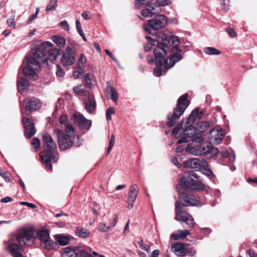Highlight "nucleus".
I'll return each instance as SVG.
<instances>
[{
    "label": "nucleus",
    "mask_w": 257,
    "mask_h": 257,
    "mask_svg": "<svg viewBox=\"0 0 257 257\" xmlns=\"http://www.w3.org/2000/svg\"><path fill=\"white\" fill-rule=\"evenodd\" d=\"M47 51L52 58V60H55L60 54V50L54 47L50 42L43 43L39 47L34 49L33 55L27 59V64L22 69L23 73L26 76L34 77L36 72L40 69V63L47 64L48 56L46 55Z\"/></svg>",
    "instance_id": "f257e3e1"
},
{
    "label": "nucleus",
    "mask_w": 257,
    "mask_h": 257,
    "mask_svg": "<svg viewBox=\"0 0 257 257\" xmlns=\"http://www.w3.org/2000/svg\"><path fill=\"white\" fill-rule=\"evenodd\" d=\"M156 41L157 46L154 50V54L155 57V63L157 66L164 67L165 66L166 59L164 57L170 51L169 47V41L167 36L160 32H156Z\"/></svg>",
    "instance_id": "f03ea898"
},
{
    "label": "nucleus",
    "mask_w": 257,
    "mask_h": 257,
    "mask_svg": "<svg viewBox=\"0 0 257 257\" xmlns=\"http://www.w3.org/2000/svg\"><path fill=\"white\" fill-rule=\"evenodd\" d=\"M168 40L169 42L171 41L174 46L170 50V55L166 59L165 66L162 70L163 73H166L168 70L173 67L176 62H179L183 58V56L181 54L182 50L178 47L180 44L178 38L172 36Z\"/></svg>",
    "instance_id": "7ed1b4c3"
},
{
    "label": "nucleus",
    "mask_w": 257,
    "mask_h": 257,
    "mask_svg": "<svg viewBox=\"0 0 257 257\" xmlns=\"http://www.w3.org/2000/svg\"><path fill=\"white\" fill-rule=\"evenodd\" d=\"M181 187L185 189L202 190L204 188L203 184L198 179L196 173L189 171L180 179Z\"/></svg>",
    "instance_id": "20e7f679"
},
{
    "label": "nucleus",
    "mask_w": 257,
    "mask_h": 257,
    "mask_svg": "<svg viewBox=\"0 0 257 257\" xmlns=\"http://www.w3.org/2000/svg\"><path fill=\"white\" fill-rule=\"evenodd\" d=\"M186 151L195 156L206 155L212 157L218 153V149L206 144L193 145L188 144L186 147Z\"/></svg>",
    "instance_id": "39448f33"
},
{
    "label": "nucleus",
    "mask_w": 257,
    "mask_h": 257,
    "mask_svg": "<svg viewBox=\"0 0 257 257\" xmlns=\"http://www.w3.org/2000/svg\"><path fill=\"white\" fill-rule=\"evenodd\" d=\"M187 93L182 95L178 100L177 105L174 109L173 115L168 114L167 122L168 126L172 127L175 124L176 120L180 117L188 106L189 103L187 101Z\"/></svg>",
    "instance_id": "423d86ee"
},
{
    "label": "nucleus",
    "mask_w": 257,
    "mask_h": 257,
    "mask_svg": "<svg viewBox=\"0 0 257 257\" xmlns=\"http://www.w3.org/2000/svg\"><path fill=\"white\" fill-rule=\"evenodd\" d=\"M43 147L44 149L43 152L40 153V157L48 160L49 156H54V162L58 160V157L56 153L57 145L52 138L49 134H45L43 137Z\"/></svg>",
    "instance_id": "0eeeda50"
},
{
    "label": "nucleus",
    "mask_w": 257,
    "mask_h": 257,
    "mask_svg": "<svg viewBox=\"0 0 257 257\" xmlns=\"http://www.w3.org/2000/svg\"><path fill=\"white\" fill-rule=\"evenodd\" d=\"M176 219L180 221L184 228H190L194 226L192 217L187 213L183 205L177 201L175 203Z\"/></svg>",
    "instance_id": "6e6552de"
},
{
    "label": "nucleus",
    "mask_w": 257,
    "mask_h": 257,
    "mask_svg": "<svg viewBox=\"0 0 257 257\" xmlns=\"http://www.w3.org/2000/svg\"><path fill=\"white\" fill-rule=\"evenodd\" d=\"M10 239L12 241H34L35 240V232L33 228H21L10 235Z\"/></svg>",
    "instance_id": "1a4fd4ad"
},
{
    "label": "nucleus",
    "mask_w": 257,
    "mask_h": 257,
    "mask_svg": "<svg viewBox=\"0 0 257 257\" xmlns=\"http://www.w3.org/2000/svg\"><path fill=\"white\" fill-rule=\"evenodd\" d=\"M167 23L166 17L163 15H159L155 19L149 20L148 24L144 26V28L148 33L153 34L152 30H158L163 28Z\"/></svg>",
    "instance_id": "9d476101"
},
{
    "label": "nucleus",
    "mask_w": 257,
    "mask_h": 257,
    "mask_svg": "<svg viewBox=\"0 0 257 257\" xmlns=\"http://www.w3.org/2000/svg\"><path fill=\"white\" fill-rule=\"evenodd\" d=\"M184 166L186 168H191L207 171L209 174H212L208 169V164L205 159L198 158H190L185 161Z\"/></svg>",
    "instance_id": "9b49d317"
},
{
    "label": "nucleus",
    "mask_w": 257,
    "mask_h": 257,
    "mask_svg": "<svg viewBox=\"0 0 257 257\" xmlns=\"http://www.w3.org/2000/svg\"><path fill=\"white\" fill-rule=\"evenodd\" d=\"M41 106L40 101L36 98L26 99L22 105V112L26 115L29 114L33 110L39 108Z\"/></svg>",
    "instance_id": "f8f14e48"
},
{
    "label": "nucleus",
    "mask_w": 257,
    "mask_h": 257,
    "mask_svg": "<svg viewBox=\"0 0 257 257\" xmlns=\"http://www.w3.org/2000/svg\"><path fill=\"white\" fill-rule=\"evenodd\" d=\"M54 135L57 137L59 147L61 151L69 149L72 145L71 139L69 136H66L59 129L54 131Z\"/></svg>",
    "instance_id": "ddd939ff"
},
{
    "label": "nucleus",
    "mask_w": 257,
    "mask_h": 257,
    "mask_svg": "<svg viewBox=\"0 0 257 257\" xmlns=\"http://www.w3.org/2000/svg\"><path fill=\"white\" fill-rule=\"evenodd\" d=\"M75 47L73 46H67L62 54L61 63L64 66H70L75 62Z\"/></svg>",
    "instance_id": "4468645a"
},
{
    "label": "nucleus",
    "mask_w": 257,
    "mask_h": 257,
    "mask_svg": "<svg viewBox=\"0 0 257 257\" xmlns=\"http://www.w3.org/2000/svg\"><path fill=\"white\" fill-rule=\"evenodd\" d=\"M179 199L183 205L196 206L199 204V197L197 195L181 193Z\"/></svg>",
    "instance_id": "2eb2a0df"
},
{
    "label": "nucleus",
    "mask_w": 257,
    "mask_h": 257,
    "mask_svg": "<svg viewBox=\"0 0 257 257\" xmlns=\"http://www.w3.org/2000/svg\"><path fill=\"white\" fill-rule=\"evenodd\" d=\"M225 133L222 129L213 128L208 134V139L210 142L218 145L219 144L224 138Z\"/></svg>",
    "instance_id": "dca6fc26"
},
{
    "label": "nucleus",
    "mask_w": 257,
    "mask_h": 257,
    "mask_svg": "<svg viewBox=\"0 0 257 257\" xmlns=\"http://www.w3.org/2000/svg\"><path fill=\"white\" fill-rule=\"evenodd\" d=\"M22 122L25 128V136L26 138L30 139L36 133L34 120L33 118L24 117Z\"/></svg>",
    "instance_id": "f3484780"
},
{
    "label": "nucleus",
    "mask_w": 257,
    "mask_h": 257,
    "mask_svg": "<svg viewBox=\"0 0 257 257\" xmlns=\"http://www.w3.org/2000/svg\"><path fill=\"white\" fill-rule=\"evenodd\" d=\"M21 242L19 243H12L9 244L6 247L7 251L13 257H25L23 255V246Z\"/></svg>",
    "instance_id": "a211bd4d"
},
{
    "label": "nucleus",
    "mask_w": 257,
    "mask_h": 257,
    "mask_svg": "<svg viewBox=\"0 0 257 257\" xmlns=\"http://www.w3.org/2000/svg\"><path fill=\"white\" fill-rule=\"evenodd\" d=\"M172 248L173 251L178 256H184L187 254L193 255L195 253L194 250L190 251L182 242H177L176 243H174Z\"/></svg>",
    "instance_id": "6ab92c4d"
},
{
    "label": "nucleus",
    "mask_w": 257,
    "mask_h": 257,
    "mask_svg": "<svg viewBox=\"0 0 257 257\" xmlns=\"http://www.w3.org/2000/svg\"><path fill=\"white\" fill-rule=\"evenodd\" d=\"M74 121L78 125L79 128L81 130H88L91 126V120L86 119L80 113H75L73 114Z\"/></svg>",
    "instance_id": "aec40b11"
},
{
    "label": "nucleus",
    "mask_w": 257,
    "mask_h": 257,
    "mask_svg": "<svg viewBox=\"0 0 257 257\" xmlns=\"http://www.w3.org/2000/svg\"><path fill=\"white\" fill-rule=\"evenodd\" d=\"M138 192L139 188L136 184H133L130 186L127 200L128 209H131L133 208L134 203L138 195Z\"/></svg>",
    "instance_id": "412c9836"
},
{
    "label": "nucleus",
    "mask_w": 257,
    "mask_h": 257,
    "mask_svg": "<svg viewBox=\"0 0 257 257\" xmlns=\"http://www.w3.org/2000/svg\"><path fill=\"white\" fill-rule=\"evenodd\" d=\"M85 109L89 114L93 113L96 108V102L93 94L88 93L85 101Z\"/></svg>",
    "instance_id": "4be33fe9"
},
{
    "label": "nucleus",
    "mask_w": 257,
    "mask_h": 257,
    "mask_svg": "<svg viewBox=\"0 0 257 257\" xmlns=\"http://www.w3.org/2000/svg\"><path fill=\"white\" fill-rule=\"evenodd\" d=\"M184 130L182 137L178 140V143H186L189 142V139H192L197 133L195 127H183Z\"/></svg>",
    "instance_id": "5701e85b"
},
{
    "label": "nucleus",
    "mask_w": 257,
    "mask_h": 257,
    "mask_svg": "<svg viewBox=\"0 0 257 257\" xmlns=\"http://www.w3.org/2000/svg\"><path fill=\"white\" fill-rule=\"evenodd\" d=\"M68 244V242H41L42 248L48 250L57 249L59 245L65 246Z\"/></svg>",
    "instance_id": "b1692460"
},
{
    "label": "nucleus",
    "mask_w": 257,
    "mask_h": 257,
    "mask_svg": "<svg viewBox=\"0 0 257 257\" xmlns=\"http://www.w3.org/2000/svg\"><path fill=\"white\" fill-rule=\"evenodd\" d=\"M198 110V108H195L189 115V117L187 118L185 120V121H183V127H193L192 126V125L194 123L195 119L197 118V111Z\"/></svg>",
    "instance_id": "393cba45"
},
{
    "label": "nucleus",
    "mask_w": 257,
    "mask_h": 257,
    "mask_svg": "<svg viewBox=\"0 0 257 257\" xmlns=\"http://www.w3.org/2000/svg\"><path fill=\"white\" fill-rule=\"evenodd\" d=\"M79 248L67 247L64 249L62 257H78Z\"/></svg>",
    "instance_id": "a878e982"
},
{
    "label": "nucleus",
    "mask_w": 257,
    "mask_h": 257,
    "mask_svg": "<svg viewBox=\"0 0 257 257\" xmlns=\"http://www.w3.org/2000/svg\"><path fill=\"white\" fill-rule=\"evenodd\" d=\"M189 234V231L188 230H179L174 232L171 235V238L174 240L183 239Z\"/></svg>",
    "instance_id": "bb28decb"
},
{
    "label": "nucleus",
    "mask_w": 257,
    "mask_h": 257,
    "mask_svg": "<svg viewBox=\"0 0 257 257\" xmlns=\"http://www.w3.org/2000/svg\"><path fill=\"white\" fill-rule=\"evenodd\" d=\"M51 39L59 48H63L66 44V40L62 36L54 35L51 37Z\"/></svg>",
    "instance_id": "cd10ccee"
},
{
    "label": "nucleus",
    "mask_w": 257,
    "mask_h": 257,
    "mask_svg": "<svg viewBox=\"0 0 257 257\" xmlns=\"http://www.w3.org/2000/svg\"><path fill=\"white\" fill-rule=\"evenodd\" d=\"M29 86L28 81L24 78H20L17 82V87L21 93L27 88Z\"/></svg>",
    "instance_id": "c85d7f7f"
},
{
    "label": "nucleus",
    "mask_w": 257,
    "mask_h": 257,
    "mask_svg": "<svg viewBox=\"0 0 257 257\" xmlns=\"http://www.w3.org/2000/svg\"><path fill=\"white\" fill-rule=\"evenodd\" d=\"M107 91L110 94L112 100L115 102H116L118 94L116 90L112 86L108 85L107 86Z\"/></svg>",
    "instance_id": "c756f323"
},
{
    "label": "nucleus",
    "mask_w": 257,
    "mask_h": 257,
    "mask_svg": "<svg viewBox=\"0 0 257 257\" xmlns=\"http://www.w3.org/2000/svg\"><path fill=\"white\" fill-rule=\"evenodd\" d=\"M191 141L198 143H201L204 141L203 131H200L198 133L197 132L191 139Z\"/></svg>",
    "instance_id": "7c9ffc66"
},
{
    "label": "nucleus",
    "mask_w": 257,
    "mask_h": 257,
    "mask_svg": "<svg viewBox=\"0 0 257 257\" xmlns=\"http://www.w3.org/2000/svg\"><path fill=\"white\" fill-rule=\"evenodd\" d=\"M203 51L206 54L208 55H218L221 54V52L219 50L211 47L204 48Z\"/></svg>",
    "instance_id": "2f4dec72"
},
{
    "label": "nucleus",
    "mask_w": 257,
    "mask_h": 257,
    "mask_svg": "<svg viewBox=\"0 0 257 257\" xmlns=\"http://www.w3.org/2000/svg\"><path fill=\"white\" fill-rule=\"evenodd\" d=\"M37 235L38 239H40L41 241H48L50 237L49 232L46 230L39 231L37 233Z\"/></svg>",
    "instance_id": "473e14b6"
},
{
    "label": "nucleus",
    "mask_w": 257,
    "mask_h": 257,
    "mask_svg": "<svg viewBox=\"0 0 257 257\" xmlns=\"http://www.w3.org/2000/svg\"><path fill=\"white\" fill-rule=\"evenodd\" d=\"M76 234L79 237L85 238L90 235V232L88 229L82 228L79 229H77Z\"/></svg>",
    "instance_id": "72a5a7b5"
},
{
    "label": "nucleus",
    "mask_w": 257,
    "mask_h": 257,
    "mask_svg": "<svg viewBox=\"0 0 257 257\" xmlns=\"http://www.w3.org/2000/svg\"><path fill=\"white\" fill-rule=\"evenodd\" d=\"M56 241H69L73 239V237L70 235H64L62 234H57L55 236Z\"/></svg>",
    "instance_id": "f704fd0d"
},
{
    "label": "nucleus",
    "mask_w": 257,
    "mask_h": 257,
    "mask_svg": "<svg viewBox=\"0 0 257 257\" xmlns=\"http://www.w3.org/2000/svg\"><path fill=\"white\" fill-rule=\"evenodd\" d=\"M73 90L75 93L80 95H86L87 96L88 94L89 93L83 88L81 85L74 87Z\"/></svg>",
    "instance_id": "c9c22d12"
},
{
    "label": "nucleus",
    "mask_w": 257,
    "mask_h": 257,
    "mask_svg": "<svg viewBox=\"0 0 257 257\" xmlns=\"http://www.w3.org/2000/svg\"><path fill=\"white\" fill-rule=\"evenodd\" d=\"M148 42L145 44L144 50L147 52L151 50L153 45H155V41L150 36H146Z\"/></svg>",
    "instance_id": "e433bc0d"
},
{
    "label": "nucleus",
    "mask_w": 257,
    "mask_h": 257,
    "mask_svg": "<svg viewBox=\"0 0 257 257\" xmlns=\"http://www.w3.org/2000/svg\"><path fill=\"white\" fill-rule=\"evenodd\" d=\"M213 125V122L211 121H204L200 122L198 124V127H199L201 129V131H203V132L206 130L207 128L210 127Z\"/></svg>",
    "instance_id": "4c0bfd02"
},
{
    "label": "nucleus",
    "mask_w": 257,
    "mask_h": 257,
    "mask_svg": "<svg viewBox=\"0 0 257 257\" xmlns=\"http://www.w3.org/2000/svg\"><path fill=\"white\" fill-rule=\"evenodd\" d=\"M58 0H51L50 4L47 6L46 11H54L57 7Z\"/></svg>",
    "instance_id": "58836bf2"
},
{
    "label": "nucleus",
    "mask_w": 257,
    "mask_h": 257,
    "mask_svg": "<svg viewBox=\"0 0 257 257\" xmlns=\"http://www.w3.org/2000/svg\"><path fill=\"white\" fill-rule=\"evenodd\" d=\"M49 158L48 159V160H46L45 159H43L42 157H40L42 160V161L45 164L46 167L48 170H51L52 169V166L50 162L51 160H54V156H49Z\"/></svg>",
    "instance_id": "ea45409f"
},
{
    "label": "nucleus",
    "mask_w": 257,
    "mask_h": 257,
    "mask_svg": "<svg viewBox=\"0 0 257 257\" xmlns=\"http://www.w3.org/2000/svg\"><path fill=\"white\" fill-rule=\"evenodd\" d=\"M84 74V71L82 67L77 66L76 69L73 73V75L75 78H78L82 77Z\"/></svg>",
    "instance_id": "a19ab883"
},
{
    "label": "nucleus",
    "mask_w": 257,
    "mask_h": 257,
    "mask_svg": "<svg viewBox=\"0 0 257 257\" xmlns=\"http://www.w3.org/2000/svg\"><path fill=\"white\" fill-rule=\"evenodd\" d=\"M111 227L109 225H107L105 223L100 222L98 224V229L100 232H107L110 229Z\"/></svg>",
    "instance_id": "79ce46f5"
},
{
    "label": "nucleus",
    "mask_w": 257,
    "mask_h": 257,
    "mask_svg": "<svg viewBox=\"0 0 257 257\" xmlns=\"http://www.w3.org/2000/svg\"><path fill=\"white\" fill-rule=\"evenodd\" d=\"M0 176L5 179L6 182H10L11 181L10 176L1 168H0Z\"/></svg>",
    "instance_id": "37998d69"
},
{
    "label": "nucleus",
    "mask_w": 257,
    "mask_h": 257,
    "mask_svg": "<svg viewBox=\"0 0 257 257\" xmlns=\"http://www.w3.org/2000/svg\"><path fill=\"white\" fill-rule=\"evenodd\" d=\"M93 77V76L90 74V73H88L86 74V75L85 77V84L88 87H91L92 86V78Z\"/></svg>",
    "instance_id": "c03bdc74"
},
{
    "label": "nucleus",
    "mask_w": 257,
    "mask_h": 257,
    "mask_svg": "<svg viewBox=\"0 0 257 257\" xmlns=\"http://www.w3.org/2000/svg\"><path fill=\"white\" fill-rule=\"evenodd\" d=\"M86 58L83 54H81L78 59L77 65L81 67H85L86 65Z\"/></svg>",
    "instance_id": "a18cd8bd"
},
{
    "label": "nucleus",
    "mask_w": 257,
    "mask_h": 257,
    "mask_svg": "<svg viewBox=\"0 0 257 257\" xmlns=\"http://www.w3.org/2000/svg\"><path fill=\"white\" fill-rule=\"evenodd\" d=\"M115 113V110L114 108L112 107H108L106 112V119L107 121L110 120L111 118V115Z\"/></svg>",
    "instance_id": "49530a36"
},
{
    "label": "nucleus",
    "mask_w": 257,
    "mask_h": 257,
    "mask_svg": "<svg viewBox=\"0 0 257 257\" xmlns=\"http://www.w3.org/2000/svg\"><path fill=\"white\" fill-rule=\"evenodd\" d=\"M156 4L158 6L165 7L171 4V0H156Z\"/></svg>",
    "instance_id": "de8ad7c7"
},
{
    "label": "nucleus",
    "mask_w": 257,
    "mask_h": 257,
    "mask_svg": "<svg viewBox=\"0 0 257 257\" xmlns=\"http://www.w3.org/2000/svg\"><path fill=\"white\" fill-rule=\"evenodd\" d=\"M31 144L34 147L35 151H37L40 146V141L38 138H34L32 141Z\"/></svg>",
    "instance_id": "09e8293b"
},
{
    "label": "nucleus",
    "mask_w": 257,
    "mask_h": 257,
    "mask_svg": "<svg viewBox=\"0 0 257 257\" xmlns=\"http://www.w3.org/2000/svg\"><path fill=\"white\" fill-rule=\"evenodd\" d=\"M39 12V8H37L35 14L32 15L26 22L27 24H30L32 23L33 21L35 19Z\"/></svg>",
    "instance_id": "8fccbe9b"
},
{
    "label": "nucleus",
    "mask_w": 257,
    "mask_h": 257,
    "mask_svg": "<svg viewBox=\"0 0 257 257\" xmlns=\"http://www.w3.org/2000/svg\"><path fill=\"white\" fill-rule=\"evenodd\" d=\"M115 142V137L113 134H112L111 136L110 140L109 143V145L107 150V154L108 155L109 152L111 151L112 147H113L114 144Z\"/></svg>",
    "instance_id": "3c124183"
},
{
    "label": "nucleus",
    "mask_w": 257,
    "mask_h": 257,
    "mask_svg": "<svg viewBox=\"0 0 257 257\" xmlns=\"http://www.w3.org/2000/svg\"><path fill=\"white\" fill-rule=\"evenodd\" d=\"M78 257H93L91 254L84 249L79 248Z\"/></svg>",
    "instance_id": "603ef678"
},
{
    "label": "nucleus",
    "mask_w": 257,
    "mask_h": 257,
    "mask_svg": "<svg viewBox=\"0 0 257 257\" xmlns=\"http://www.w3.org/2000/svg\"><path fill=\"white\" fill-rule=\"evenodd\" d=\"M65 131L67 134L66 136H69L70 138V136H73L74 135V128L72 126H70L69 125H66Z\"/></svg>",
    "instance_id": "864d4df0"
},
{
    "label": "nucleus",
    "mask_w": 257,
    "mask_h": 257,
    "mask_svg": "<svg viewBox=\"0 0 257 257\" xmlns=\"http://www.w3.org/2000/svg\"><path fill=\"white\" fill-rule=\"evenodd\" d=\"M183 121L181 123L178 124L172 130V135L176 136L181 128L183 129Z\"/></svg>",
    "instance_id": "5fc2aeb1"
},
{
    "label": "nucleus",
    "mask_w": 257,
    "mask_h": 257,
    "mask_svg": "<svg viewBox=\"0 0 257 257\" xmlns=\"http://www.w3.org/2000/svg\"><path fill=\"white\" fill-rule=\"evenodd\" d=\"M221 7L225 11L229 9V0H221Z\"/></svg>",
    "instance_id": "6e6d98bb"
},
{
    "label": "nucleus",
    "mask_w": 257,
    "mask_h": 257,
    "mask_svg": "<svg viewBox=\"0 0 257 257\" xmlns=\"http://www.w3.org/2000/svg\"><path fill=\"white\" fill-rule=\"evenodd\" d=\"M139 246L140 247L146 251L147 252H149L150 251V246L147 244H145L144 242H138Z\"/></svg>",
    "instance_id": "4d7b16f0"
},
{
    "label": "nucleus",
    "mask_w": 257,
    "mask_h": 257,
    "mask_svg": "<svg viewBox=\"0 0 257 257\" xmlns=\"http://www.w3.org/2000/svg\"><path fill=\"white\" fill-rule=\"evenodd\" d=\"M7 24L10 27L15 28L16 23L15 22V16H13L11 18H10L7 20Z\"/></svg>",
    "instance_id": "13d9d810"
},
{
    "label": "nucleus",
    "mask_w": 257,
    "mask_h": 257,
    "mask_svg": "<svg viewBox=\"0 0 257 257\" xmlns=\"http://www.w3.org/2000/svg\"><path fill=\"white\" fill-rule=\"evenodd\" d=\"M67 119H68V117H67V116L66 115H61L59 119V122L60 123V124L61 125H67L66 124V122H67Z\"/></svg>",
    "instance_id": "bf43d9fd"
},
{
    "label": "nucleus",
    "mask_w": 257,
    "mask_h": 257,
    "mask_svg": "<svg viewBox=\"0 0 257 257\" xmlns=\"http://www.w3.org/2000/svg\"><path fill=\"white\" fill-rule=\"evenodd\" d=\"M150 0H137L136 6L137 8L140 9L142 5L147 4Z\"/></svg>",
    "instance_id": "052dcab7"
},
{
    "label": "nucleus",
    "mask_w": 257,
    "mask_h": 257,
    "mask_svg": "<svg viewBox=\"0 0 257 257\" xmlns=\"http://www.w3.org/2000/svg\"><path fill=\"white\" fill-rule=\"evenodd\" d=\"M158 67L155 68L154 69V75L157 77L160 76L161 75L162 70L161 69V67L160 66H157Z\"/></svg>",
    "instance_id": "680f3d73"
},
{
    "label": "nucleus",
    "mask_w": 257,
    "mask_h": 257,
    "mask_svg": "<svg viewBox=\"0 0 257 257\" xmlns=\"http://www.w3.org/2000/svg\"><path fill=\"white\" fill-rule=\"evenodd\" d=\"M146 10H148L150 12H152L153 15L157 14V11L155 10V8L152 5H147Z\"/></svg>",
    "instance_id": "e2e57ef3"
},
{
    "label": "nucleus",
    "mask_w": 257,
    "mask_h": 257,
    "mask_svg": "<svg viewBox=\"0 0 257 257\" xmlns=\"http://www.w3.org/2000/svg\"><path fill=\"white\" fill-rule=\"evenodd\" d=\"M60 26L62 27L65 31H68L69 30V27L67 22L65 20L60 22Z\"/></svg>",
    "instance_id": "0e129e2a"
},
{
    "label": "nucleus",
    "mask_w": 257,
    "mask_h": 257,
    "mask_svg": "<svg viewBox=\"0 0 257 257\" xmlns=\"http://www.w3.org/2000/svg\"><path fill=\"white\" fill-rule=\"evenodd\" d=\"M57 71H56V75L57 76H59V77H63L64 75V71L63 70V69H62L59 65H57Z\"/></svg>",
    "instance_id": "69168bd1"
},
{
    "label": "nucleus",
    "mask_w": 257,
    "mask_h": 257,
    "mask_svg": "<svg viewBox=\"0 0 257 257\" xmlns=\"http://www.w3.org/2000/svg\"><path fill=\"white\" fill-rule=\"evenodd\" d=\"M142 14L145 17H152L153 16L152 12H150L146 9L142 11Z\"/></svg>",
    "instance_id": "338daca9"
},
{
    "label": "nucleus",
    "mask_w": 257,
    "mask_h": 257,
    "mask_svg": "<svg viewBox=\"0 0 257 257\" xmlns=\"http://www.w3.org/2000/svg\"><path fill=\"white\" fill-rule=\"evenodd\" d=\"M226 32L228 34V35L231 37H234L236 36V33L234 32V31L230 28H228L226 29Z\"/></svg>",
    "instance_id": "774afa93"
}]
</instances>
